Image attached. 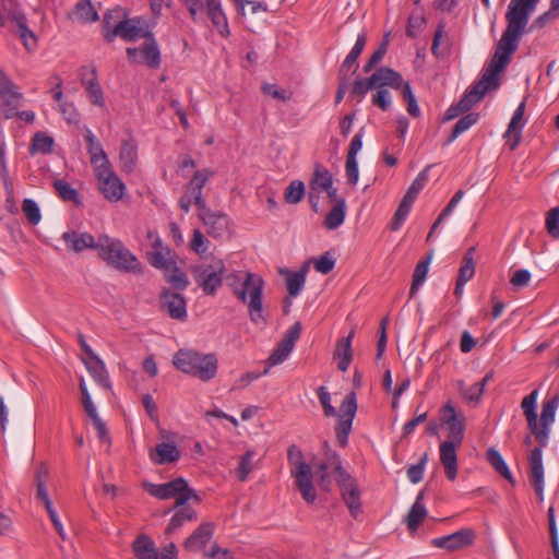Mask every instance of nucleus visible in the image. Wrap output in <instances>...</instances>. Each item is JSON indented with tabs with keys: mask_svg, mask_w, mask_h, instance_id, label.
Masks as SVG:
<instances>
[{
	"mask_svg": "<svg viewBox=\"0 0 559 559\" xmlns=\"http://www.w3.org/2000/svg\"><path fill=\"white\" fill-rule=\"evenodd\" d=\"M506 21L507 27L501 35L493 56L491 57L480 78L493 90L499 87V74L510 63L512 55L518 50V47L524 34L526 33V27L528 24L509 11L506 12Z\"/></svg>",
	"mask_w": 559,
	"mask_h": 559,
	"instance_id": "obj_1",
	"label": "nucleus"
},
{
	"mask_svg": "<svg viewBox=\"0 0 559 559\" xmlns=\"http://www.w3.org/2000/svg\"><path fill=\"white\" fill-rule=\"evenodd\" d=\"M224 278L231 288L233 294L248 306L250 320L255 323H265L263 316L262 296L264 282L261 276L251 272L225 274Z\"/></svg>",
	"mask_w": 559,
	"mask_h": 559,
	"instance_id": "obj_2",
	"label": "nucleus"
},
{
	"mask_svg": "<svg viewBox=\"0 0 559 559\" xmlns=\"http://www.w3.org/2000/svg\"><path fill=\"white\" fill-rule=\"evenodd\" d=\"M145 21L142 17H127V12L117 8L108 10L103 19V36L106 41L111 43L116 38L124 41H133L143 37L147 31H144Z\"/></svg>",
	"mask_w": 559,
	"mask_h": 559,
	"instance_id": "obj_3",
	"label": "nucleus"
},
{
	"mask_svg": "<svg viewBox=\"0 0 559 559\" xmlns=\"http://www.w3.org/2000/svg\"><path fill=\"white\" fill-rule=\"evenodd\" d=\"M98 254L111 267L126 273L142 274L143 266L121 240L107 235L98 237Z\"/></svg>",
	"mask_w": 559,
	"mask_h": 559,
	"instance_id": "obj_4",
	"label": "nucleus"
},
{
	"mask_svg": "<svg viewBox=\"0 0 559 559\" xmlns=\"http://www.w3.org/2000/svg\"><path fill=\"white\" fill-rule=\"evenodd\" d=\"M173 362L178 370L202 381H209L217 373V359L214 354L180 349L175 354Z\"/></svg>",
	"mask_w": 559,
	"mask_h": 559,
	"instance_id": "obj_5",
	"label": "nucleus"
},
{
	"mask_svg": "<svg viewBox=\"0 0 559 559\" xmlns=\"http://www.w3.org/2000/svg\"><path fill=\"white\" fill-rule=\"evenodd\" d=\"M142 487L147 493L159 500L175 498V506L173 509H177L186 504L189 500H193L197 503L201 501L195 490L190 488L187 480L182 477L175 478L164 484L143 481Z\"/></svg>",
	"mask_w": 559,
	"mask_h": 559,
	"instance_id": "obj_6",
	"label": "nucleus"
},
{
	"mask_svg": "<svg viewBox=\"0 0 559 559\" xmlns=\"http://www.w3.org/2000/svg\"><path fill=\"white\" fill-rule=\"evenodd\" d=\"M287 457L290 465L294 466L292 475L296 479V486L302 498L308 503H313L317 499V493L312 485L313 474L310 464L304 461L302 451L295 444L287 449Z\"/></svg>",
	"mask_w": 559,
	"mask_h": 559,
	"instance_id": "obj_7",
	"label": "nucleus"
},
{
	"mask_svg": "<svg viewBox=\"0 0 559 559\" xmlns=\"http://www.w3.org/2000/svg\"><path fill=\"white\" fill-rule=\"evenodd\" d=\"M189 11L192 21H198L199 13H206L213 26L223 37L230 34L228 21L221 0H181Z\"/></svg>",
	"mask_w": 559,
	"mask_h": 559,
	"instance_id": "obj_8",
	"label": "nucleus"
},
{
	"mask_svg": "<svg viewBox=\"0 0 559 559\" xmlns=\"http://www.w3.org/2000/svg\"><path fill=\"white\" fill-rule=\"evenodd\" d=\"M226 266L223 260L214 259L210 263L193 266L192 274L195 283L207 296H215L222 286Z\"/></svg>",
	"mask_w": 559,
	"mask_h": 559,
	"instance_id": "obj_9",
	"label": "nucleus"
},
{
	"mask_svg": "<svg viewBox=\"0 0 559 559\" xmlns=\"http://www.w3.org/2000/svg\"><path fill=\"white\" fill-rule=\"evenodd\" d=\"M98 181V189L109 202L120 201L126 193V185L111 168V165H97L94 169Z\"/></svg>",
	"mask_w": 559,
	"mask_h": 559,
	"instance_id": "obj_10",
	"label": "nucleus"
},
{
	"mask_svg": "<svg viewBox=\"0 0 559 559\" xmlns=\"http://www.w3.org/2000/svg\"><path fill=\"white\" fill-rule=\"evenodd\" d=\"M357 412V397L355 392H349L345 395L338 413V423L335 427V436L341 447H346L348 442V435L352 430L353 420Z\"/></svg>",
	"mask_w": 559,
	"mask_h": 559,
	"instance_id": "obj_11",
	"label": "nucleus"
},
{
	"mask_svg": "<svg viewBox=\"0 0 559 559\" xmlns=\"http://www.w3.org/2000/svg\"><path fill=\"white\" fill-rule=\"evenodd\" d=\"M559 406V392L548 397L543 403L540 419L536 418V428L530 430L540 447H547L550 436V427L555 421L556 412Z\"/></svg>",
	"mask_w": 559,
	"mask_h": 559,
	"instance_id": "obj_12",
	"label": "nucleus"
},
{
	"mask_svg": "<svg viewBox=\"0 0 559 559\" xmlns=\"http://www.w3.org/2000/svg\"><path fill=\"white\" fill-rule=\"evenodd\" d=\"M440 420L448 426V440L462 444L465 432L466 418L463 413H457L451 401L440 408Z\"/></svg>",
	"mask_w": 559,
	"mask_h": 559,
	"instance_id": "obj_13",
	"label": "nucleus"
},
{
	"mask_svg": "<svg viewBox=\"0 0 559 559\" xmlns=\"http://www.w3.org/2000/svg\"><path fill=\"white\" fill-rule=\"evenodd\" d=\"M198 216L206 228L209 236L222 239L229 235V217L221 211H213L209 206L198 212Z\"/></svg>",
	"mask_w": 559,
	"mask_h": 559,
	"instance_id": "obj_14",
	"label": "nucleus"
},
{
	"mask_svg": "<svg viewBox=\"0 0 559 559\" xmlns=\"http://www.w3.org/2000/svg\"><path fill=\"white\" fill-rule=\"evenodd\" d=\"M301 323L295 322L285 333L282 341L277 344L275 349L269 356L266 364L267 368L282 364L295 347V343L300 337Z\"/></svg>",
	"mask_w": 559,
	"mask_h": 559,
	"instance_id": "obj_15",
	"label": "nucleus"
},
{
	"mask_svg": "<svg viewBox=\"0 0 559 559\" xmlns=\"http://www.w3.org/2000/svg\"><path fill=\"white\" fill-rule=\"evenodd\" d=\"M336 484L349 513L356 519L362 512L360 491L356 479L350 474H343L341 479H336Z\"/></svg>",
	"mask_w": 559,
	"mask_h": 559,
	"instance_id": "obj_16",
	"label": "nucleus"
},
{
	"mask_svg": "<svg viewBox=\"0 0 559 559\" xmlns=\"http://www.w3.org/2000/svg\"><path fill=\"white\" fill-rule=\"evenodd\" d=\"M80 80L93 105L103 107L105 104L104 93L97 79L95 64L82 66L79 70Z\"/></svg>",
	"mask_w": 559,
	"mask_h": 559,
	"instance_id": "obj_17",
	"label": "nucleus"
},
{
	"mask_svg": "<svg viewBox=\"0 0 559 559\" xmlns=\"http://www.w3.org/2000/svg\"><path fill=\"white\" fill-rule=\"evenodd\" d=\"M476 538V533L472 528H462L453 534L433 538L431 545L436 548L447 549L448 551H456L471 546Z\"/></svg>",
	"mask_w": 559,
	"mask_h": 559,
	"instance_id": "obj_18",
	"label": "nucleus"
},
{
	"mask_svg": "<svg viewBox=\"0 0 559 559\" xmlns=\"http://www.w3.org/2000/svg\"><path fill=\"white\" fill-rule=\"evenodd\" d=\"M160 308L174 320L186 321L188 318L187 300L177 292L163 289L160 293Z\"/></svg>",
	"mask_w": 559,
	"mask_h": 559,
	"instance_id": "obj_19",
	"label": "nucleus"
},
{
	"mask_svg": "<svg viewBox=\"0 0 559 559\" xmlns=\"http://www.w3.org/2000/svg\"><path fill=\"white\" fill-rule=\"evenodd\" d=\"M145 41L141 49L128 47L127 55L129 59L134 58L139 52H141L143 62L152 68L157 69L160 66V51L158 45L152 34V32L147 31L144 34Z\"/></svg>",
	"mask_w": 559,
	"mask_h": 559,
	"instance_id": "obj_20",
	"label": "nucleus"
},
{
	"mask_svg": "<svg viewBox=\"0 0 559 559\" xmlns=\"http://www.w3.org/2000/svg\"><path fill=\"white\" fill-rule=\"evenodd\" d=\"M213 175L214 173L209 168L197 170L185 187V191L193 198L198 212L207 206L203 198V188Z\"/></svg>",
	"mask_w": 559,
	"mask_h": 559,
	"instance_id": "obj_21",
	"label": "nucleus"
},
{
	"mask_svg": "<svg viewBox=\"0 0 559 559\" xmlns=\"http://www.w3.org/2000/svg\"><path fill=\"white\" fill-rule=\"evenodd\" d=\"M526 103L522 100L513 112L504 138L508 139V145L511 151L515 150L522 139V130L524 128V112Z\"/></svg>",
	"mask_w": 559,
	"mask_h": 559,
	"instance_id": "obj_22",
	"label": "nucleus"
},
{
	"mask_svg": "<svg viewBox=\"0 0 559 559\" xmlns=\"http://www.w3.org/2000/svg\"><path fill=\"white\" fill-rule=\"evenodd\" d=\"M460 447L461 444L450 441H443L439 447L440 462L449 480H454L457 475L456 451Z\"/></svg>",
	"mask_w": 559,
	"mask_h": 559,
	"instance_id": "obj_23",
	"label": "nucleus"
},
{
	"mask_svg": "<svg viewBox=\"0 0 559 559\" xmlns=\"http://www.w3.org/2000/svg\"><path fill=\"white\" fill-rule=\"evenodd\" d=\"M214 533V524L204 522L185 540L183 547L188 551L197 552L205 547Z\"/></svg>",
	"mask_w": 559,
	"mask_h": 559,
	"instance_id": "obj_24",
	"label": "nucleus"
},
{
	"mask_svg": "<svg viewBox=\"0 0 559 559\" xmlns=\"http://www.w3.org/2000/svg\"><path fill=\"white\" fill-rule=\"evenodd\" d=\"M62 240L64 241L68 249L79 253L85 249H97L98 250V239L88 234V233H78L74 230L66 231L62 234Z\"/></svg>",
	"mask_w": 559,
	"mask_h": 559,
	"instance_id": "obj_25",
	"label": "nucleus"
},
{
	"mask_svg": "<svg viewBox=\"0 0 559 559\" xmlns=\"http://www.w3.org/2000/svg\"><path fill=\"white\" fill-rule=\"evenodd\" d=\"M136 559H158V549L155 542L145 534H140L131 545Z\"/></svg>",
	"mask_w": 559,
	"mask_h": 559,
	"instance_id": "obj_26",
	"label": "nucleus"
},
{
	"mask_svg": "<svg viewBox=\"0 0 559 559\" xmlns=\"http://www.w3.org/2000/svg\"><path fill=\"white\" fill-rule=\"evenodd\" d=\"M12 21H14L16 24L17 34H19L20 39L23 43L24 48L28 52L35 51L38 46V40H37V36L35 35V33L28 28L26 16L21 13L13 14Z\"/></svg>",
	"mask_w": 559,
	"mask_h": 559,
	"instance_id": "obj_27",
	"label": "nucleus"
},
{
	"mask_svg": "<svg viewBox=\"0 0 559 559\" xmlns=\"http://www.w3.org/2000/svg\"><path fill=\"white\" fill-rule=\"evenodd\" d=\"M490 90L492 88L489 86V84H486L481 79H479L475 84L471 86L469 90L465 92L463 97L457 103L459 107H461V110L464 112L468 111Z\"/></svg>",
	"mask_w": 559,
	"mask_h": 559,
	"instance_id": "obj_28",
	"label": "nucleus"
},
{
	"mask_svg": "<svg viewBox=\"0 0 559 559\" xmlns=\"http://www.w3.org/2000/svg\"><path fill=\"white\" fill-rule=\"evenodd\" d=\"M373 76H377L376 84L377 88H383L384 86H390L394 90H403V85L406 83L403 80V76L395 70L388 68V67H381L377 69L373 73Z\"/></svg>",
	"mask_w": 559,
	"mask_h": 559,
	"instance_id": "obj_29",
	"label": "nucleus"
},
{
	"mask_svg": "<svg viewBox=\"0 0 559 559\" xmlns=\"http://www.w3.org/2000/svg\"><path fill=\"white\" fill-rule=\"evenodd\" d=\"M174 510L175 514L170 519L165 531L168 535L176 533L186 523L197 520L198 516L195 510L187 503Z\"/></svg>",
	"mask_w": 559,
	"mask_h": 559,
	"instance_id": "obj_30",
	"label": "nucleus"
},
{
	"mask_svg": "<svg viewBox=\"0 0 559 559\" xmlns=\"http://www.w3.org/2000/svg\"><path fill=\"white\" fill-rule=\"evenodd\" d=\"M0 96L3 98L4 106L7 107H19L23 97L11 79L2 70H0Z\"/></svg>",
	"mask_w": 559,
	"mask_h": 559,
	"instance_id": "obj_31",
	"label": "nucleus"
},
{
	"mask_svg": "<svg viewBox=\"0 0 559 559\" xmlns=\"http://www.w3.org/2000/svg\"><path fill=\"white\" fill-rule=\"evenodd\" d=\"M423 500H424V492L420 491L417 495L415 502L413 503V506L411 507V509L406 515L405 522H406V525H407V528L409 530V532L417 531V528L419 527V525L423 523V521L426 519V516L428 514L427 509H426L425 504L423 503Z\"/></svg>",
	"mask_w": 559,
	"mask_h": 559,
	"instance_id": "obj_32",
	"label": "nucleus"
},
{
	"mask_svg": "<svg viewBox=\"0 0 559 559\" xmlns=\"http://www.w3.org/2000/svg\"><path fill=\"white\" fill-rule=\"evenodd\" d=\"M181 456L179 449L169 442H162L156 445L155 454H151V459L154 463L164 465L170 464L178 461Z\"/></svg>",
	"mask_w": 559,
	"mask_h": 559,
	"instance_id": "obj_33",
	"label": "nucleus"
},
{
	"mask_svg": "<svg viewBox=\"0 0 559 559\" xmlns=\"http://www.w3.org/2000/svg\"><path fill=\"white\" fill-rule=\"evenodd\" d=\"M85 140L87 143V152L91 156V163L95 166V168L97 165H110L107 154L103 150L102 143L96 139L91 130L86 131Z\"/></svg>",
	"mask_w": 559,
	"mask_h": 559,
	"instance_id": "obj_34",
	"label": "nucleus"
},
{
	"mask_svg": "<svg viewBox=\"0 0 559 559\" xmlns=\"http://www.w3.org/2000/svg\"><path fill=\"white\" fill-rule=\"evenodd\" d=\"M354 332L352 331L348 336L342 337L337 341L334 357L338 358L337 368L341 371H346L350 365L353 352H352V340Z\"/></svg>",
	"mask_w": 559,
	"mask_h": 559,
	"instance_id": "obj_35",
	"label": "nucleus"
},
{
	"mask_svg": "<svg viewBox=\"0 0 559 559\" xmlns=\"http://www.w3.org/2000/svg\"><path fill=\"white\" fill-rule=\"evenodd\" d=\"M136 158L138 152L135 143L132 139L124 140L119 153L121 169L126 173H131L135 167Z\"/></svg>",
	"mask_w": 559,
	"mask_h": 559,
	"instance_id": "obj_36",
	"label": "nucleus"
},
{
	"mask_svg": "<svg viewBox=\"0 0 559 559\" xmlns=\"http://www.w3.org/2000/svg\"><path fill=\"white\" fill-rule=\"evenodd\" d=\"M540 0H510L507 11L528 23L530 16L535 11Z\"/></svg>",
	"mask_w": 559,
	"mask_h": 559,
	"instance_id": "obj_37",
	"label": "nucleus"
},
{
	"mask_svg": "<svg viewBox=\"0 0 559 559\" xmlns=\"http://www.w3.org/2000/svg\"><path fill=\"white\" fill-rule=\"evenodd\" d=\"M486 457L499 475L507 479L511 485H515V479L513 478L504 459L498 450L495 448H489L487 450Z\"/></svg>",
	"mask_w": 559,
	"mask_h": 559,
	"instance_id": "obj_38",
	"label": "nucleus"
},
{
	"mask_svg": "<svg viewBox=\"0 0 559 559\" xmlns=\"http://www.w3.org/2000/svg\"><path fill=\"white\" fill-rule=\"evenodd\" d=\"M332 183V174L328 169H325L321 164L317 163L314 165L312 178L309 182L310 189L321 192L323 190L330 189Z\"/></svg>",
	"mask_w": 559,
	"mask_h": 559,
	"instance_id": "obj_39",
	"label": "nucleus"
},
{
	"mask_svg": "<svg viewBox=\"0 0 559 559\" xmlns=\"http://www.w3.org/2000/svg\"><path fill=\"white\" fill-rule=\"evenodd\" d=\"M542 448H534L530 452V481L539 483L544 481V465H543V451Z\"/></svg>",
	"mask_w": 559,
	"mask_h": 559,
	"instance_id": "obj_40",
	"label": "nucleus"
},
{
	"mask_svg": "<svg viewBox=\"0 0 559 559\" xmlns=\"http://www.w3.org/2000/svg\"><path fill=\"white\" fill-rule=\"evenodd\" d=\"M85 366L93 377V379L103 388L110 389V381L108 372L105 368L104 362L99 359V357H96L91 360H85Z\"/></svg>",
	"mask_w": 559,
	"mask_h": 559,
	"instance_id": "obj_41",
	"label": "nucleus"
},
{
	"mask_svg": "<svg viewBox=\"0 0 559 559\" xmlns=\"http://www.w3.org/2000/svg\"><path fill=\"white\" fill-rule=\"evenodd\" d=\"M147 260L153 267L163 272H168V269L173 267V264L176 262L169 248H162V250L150 252Z\"/></svg>",
	"mask_w": 559,
	"mask_h": 559,
	"instance_id": "obj_42",
	"label": "nucleus"
},
{
	"mask_svg": "<svg viewBox=\"0 0 559 559\" xmlns=\"http://www.w3.org/2000/svg\"><path fill=\"white\" fill-rule=\"evenodd\" d=\"M538 396V391L533 390L530 394L524 396L521 402V408L527 421V427L530 430H534L536 428V401Z\"/></svg>",
	"mask_w": 559,
	"mask_h": 559,
	"instance_id": "obj_43",
	"label": "nucleus"
},
{
	"mask_svg": "<svg viewBox=\"0 0 559 559\" xmlns=\"http://www.w3.org/2000/svg\"><path fill=\"white\" fill-rule=\"evenodd\" d=\"M345 215L346 202L344 199H341L326 214L324 219V226L330 230L338 228L344 223Z\"/></svg>",
	"mask_w": 559,
	"mask_h": 559,
	"instance_id": "obj_44",
	"label": "nucleus"
},
{
	"mask_svg": "<svg viewBox=\"0 0 559 559\" xmlns=\"http://www.w3.org/2000/svg\"><path fill=\"white\" fill-rule=\"evenodd\" d=\"M164 277L175 290H185L190 284L188 276L177 266L176 262L173 267L168 269V272H164Z\"/></svg>",
	"mask_w": 559,
	"mask_h": 559,
	"instance_id": "obj_45",
	"label": "nucleus"
},
{
	"mask_svg": "<svg viewBox=\"0 0 559 559\" xmlns=\"http://www.w3.org/2000/svg\"><path fill=\"white\" fill-rule=\"evenodd\" d=\"M55 141L44 132H36L31 141L29 153L49 154L53 150Z\"/></svg>",
	"mask_w": 559,
	"mask_h": 559,
	"instance_id": "obj_46",
	"label": "nucleus"
},
{
	"mask_svg": "<svg viewBox=\"0 0 559 559\" xmlns=\"http://www.w3.org/2000/svg\"><path fill=\"white\" fill-rule=\"evenodd\" d=\"M475 248H469L463 257V263L459 271V285L464 286L475 274V262H474Z\"/></svg>",
	"mask_w": 559,
	"mask_h": 559,
	"instance_id": "obj_47",
	"label": "nucleus"
},
{
	"mask_svg": "<svg viewBox=\"0 0 559 559\" xmlns=\"http://www.w3.org/2000/svg\"><path fill=\"white\" fill-rule=\"evenodd\" d=\"M479 120V114L469 112L463 116L453 127L449 138L445 141V145L452 143L460 134L467 131Z\"/></svg>",
	"mask_w": 559,
	"mask_h": 559,
	"instance_id": "obj_48",
	"label": "nucleus"
},
{
	"mask_svg": "<svg viewBox=\"0 0 559 559\" xmlns=\"http://www.w3.org/2000/svg\"><path fill=\"white\" fill-rule=\"evenodd\" d=\"M430 257H427L424 260H420L414 270L413 281L409 289V298H413L418 290V288L424 284L430 264Z\"/></svg>",
	"mask_w": 559,
	"mask_h": 559,
	"instance_id": "obj_49",
	"label": "nucleus"
},
{
	"mask_svg": "<svg viewBox=\"0 0 559 559\" xmlns=\"http://www.w3.org/2000/svg\"><path fill=\"white\" fill-rule=\"evenodd\" d=\"M75 19L82 23H92L98 20V13L90 0H81L74 8Z\"/></svg>",
	"mask_w": 559,
	"mask_h": 559,
	"instance_id": "obj_50",
	"label": "nucleus"
},
{
	"mask_svg": "<svg viewBox=\"0 0 559 559\" xmlns=\"http://www.w3.org/2000/svg\"><path fill=\"white\" fill-rule=\"evenodd\" d=\"M58 197L67 202L80 203L79 192L63 179H55L52 182Z\"/></svg>",
	"mask_w": 559,
	"mask_h": 559,
	"instance_id": "obj_51",
	"label": "nucleus"
},
{
	"mask_svg": "<svg viewBox=\"0 0 559 559\" xmlns=\"http://www.w3.org/2000/svg\"><path fill=\"white\" fill-rule=\"evenodd\" d=\"M305 197V185L300 180L292 181L285 189L284 199L288 204H297Z\"/></svg>",
	"mask_w": 559,
	"mask_h": 559,
	"instance_id": "obj_52",
	"label": "nucleus"
},
{
	"mask_svg": "<svg viewBox=\"0 0 559 559\" xmlns=\"http://www.w3.org/2000/svg\"><path fill=\"white\" fill-rule=\"evenodd\" d=\"M305 282L306 271L304 270L289 274V276L286 280L288 294L293 297H296L302 289Z\"/></svg>",
	"mask_w": 559,
	"mask_h": 559,
	"instance_id": "obj_53",
	"label": "nucleus"
},
{
	"mask_svg": "<svg viewBox=\"0 0 559 559\" xmlns=\"http://www.w3.org/2000/svg\"><path fill=\"white\" fill-rule=\"evenodd\" d=\"M376 79L377 76L371 74L367 79L356 80L352 87V95L357 96L359 100L362 99L369 90L377 88Z\"/></svg>",
	"mask_w": 559,
	"mask_h": 559,
	"instance_id": "obj_54",
	"label": "nucleus"
},
{
	"mask_svg": "<svg viewBox=\"0 0 559 559\" xmlns=\"http://www.w3.org/2000/svg\"><path fill=\"white\" fill-rule=\"evenodd\" d=\"M22 211L31 225H37L41 219L38 204L33 199H24Z\"/></svg>",
	"mask_w": 559,
	"mask_h": 559,
	"instance_id": "obj_55",
	"label": "nucleus"
},
{
	"mask_svg": "<svg viewBox=\"0 0 559 559\" xmlns=\"http://www.w3.org/2000/svg\"><path fill=\"white\" fill-rule=\"evenodd\" d=\"M559 16V7H555V4L550 3V8L548 11L544 12L543 14H540L539 16H537L530 29L531 31H534V29H542L544 28L547 24L551 23L552 21H555L557 17Z\"/></svg>",
	"mask_w": 559,
	"mask_h": 559,
	"instance_id": "obj_56",
	"label": "nucleus"
},
{
	"mask_svg": "<svg viewBox=\"0 0 559 559\" xmlns=\"http://www.w3.org/2000/svg\"><path fill=\"white\" fill-rule=\"evenodd\" d=\"M426 24V17L421 12H413L407 21L406 34L411 38H415Z\"/></svg>",
	"mask_w": 559,
	"mask_h": 559,
	"instance_id": "obj_57",
	"label": "nucleus"
},
{
	"mask_svg": "<svg viewBox=\"0 0 559 559\" xmlns=\"http://www.w3.org/2000/svg\"><path fill=\"white\" fill-rule=\"evenodd\" d=\"M427 462H428V453L425 452L423 454V456L419 459V461L417 462V464L411 465L407 468L406 474H407V477L411 483L417 484V483L421 481Z\"/></svg>",
	"mask_w": 559,
	"mask_h": 559,
	"instance_id": "obj_58",
	"label": "nucleus"
},
{
	"mask_svg": "<svg viewBox=\"0 0 559 559\" xmlns=\"http://www.w3.org/2000/svg\"><path fill=\"white\" fill-rule=\"evenodd\" d=\"M255 453L252 450H248L241 457L237 467V478L240 481H245L248 475L252 471V460Z\"/></svg>",
	"mask_w": 559,
	"mask_h": 559,
	"instance_id": "obj_59",
	"label": "nucleus"
},
{
	"mask_svg": "<svg viewBox=\"0 0 559 559\" xmlns=\"http://www.w3.org/2000/svg\"><path fill=\"white\" fill-rule=\"evenodd\" d=\"M401 93H402V97L404 98V100L407 104V112L412 117L418 118L420 116V109H419L416 97H415L408 82H406L403 85V90Z\"/></svg>",
	"mask_w": 559,
	"mask_h": 559,
	"instance_id": "obj_60",
	"label": "nucleus"
},
{
	"mask_svg": "<svg viewBox=\"0 0 559 559\" xmlns=\"http://www.w3.org/2000/svg\"><path fill=\"white\" fill-rule=\"evenodd\" d=\"M431 168V165H427L414 179L409 188L407 189V193L412 194L413 197L417 198L419 192L425 188L426 183L429 180V170Z\"/></svg>",
	"mask_w": 559,
	"mask_h": 559,
	"instance_id": "obj_61",
	"label": "nucleus"
},
{
	"mask_svg": "<svg viewBox=\"0 0 559 559\" xmlns=\"http://www.w3.org/2000/svg\"><path fill=\"white\" fill-rule=\"evenodd\" d=\"M389 35L384 37L377 50L371 55L366 64L364 66V72H370L384 57L389 45Z\"/></svg>",
	"mask_w": 559,
	"mask_h": 559,
	"instance_id": "obj_62",
	"label": "nucleus"
},
{
	"mask_svg": "<svg viewBox=\"0 0 559 559\" xmlns=\"http://www.w3.org/2000/svg\"><path fill=\"white\" fill-rule=\"evenodd\" d=\"M546 229L551 237L559 239V207L547 212Z\"/></svg>",
	"mask_w": 559,
	"mask_h": 559,
	"instance_id": "obj_63",
	"label": "nucleus"
},
{
	"mask_svg": "<svg viewBox=\"0 0 559 559\" xmlns=\"http://www.w3.org/2000/svg\"><path fill=\"white\" fill-rule=\"evenodd\" d=\"M335 266V259L329 251L314 260V269L321 274H329Z\"/></svg>",
	"mask_w": 559,
	"mask_h": 559,
	"instance_id": "obj_64",
	"label": "nucleus"
}]
</instances>
